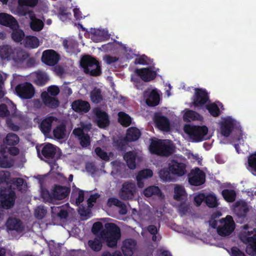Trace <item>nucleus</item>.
<instances>
[{"label":"nucleus","instance_id":"1","mask_svg":"<svg viewBox=\"0 0 256 256\" xmlns=\"http://www.w3.org/2000/svg\"><path fill=\"white\" fill-rule=\"evenodd\" d=\"M186 164L176 159L169 160L168 167L160 169L158 172L160 178L165 182H172L174 176L182 177L186 174Z\"/></svg>","mask_w":256,"mask_h":256},{"label":"nucleus","instance_id":"2","mask_svg":"<svg viewBox=\"0 0 256 256\" xmlns=\"http://www.w3.org/2000/svg\"><path fill=\"white\" fill-rule=\"evenodd\" d=\"M80 66L86 74L97 76L102 74V68L99 62L90 55L83 56L80 60Z\"/></svg>","mask_w":256,"mask_h":256},{"label":"nucleus","instance_id":"3","mask_svg":"<svg viewBox=\"0 0 256 256\" xmlns=\"http://www.w3.org/2000/svg\"><path fill=\"white\" fill-rule=\"evenodd\" d=\"M70 192V187L54 184L50 192L48 190H44L42 195L46 201L52 202L54 200L64 199L69 196Z\"/></svg>","mask_w":256,"mask_h":256},{"label":"nucleus","instance_id":"4","mask_svg":"<svg viewBox=\"0 0 256 256\" xmlns=\"http://www.w3.org/2000/svg\"><path fill=\"white\" fill-rule=\"evenodd\" d=\"M149 150L152 154L168 156L174 152V147L172 144L166 143V140L156 139L152 140Z\"/></svg>","mask_w":256,"mask_h":256},{"label":"nucleus","instance_id":"5","mask_svg":"<svg viewBox=\"0 0 256 256\" xmlns=\"http://www.w3.org/2000/svg\"><path fill=\"white\" fill-rule=\"evenodd\" d=\"M105 228L106 231H102L100 234L102 237L106 238L108 247H116L120 237V228L114 223H107L105 224Z\"/></svg>","mask_w":256,"mask_h":256},{"label":"nucleus","instance_id":"6","mask_svg":"<svg viewBox=\"0 0 256 256\" xmlns=\"http://www.w3.org/2000/svg\"><path fill=\"white\" fill-rule=\"evenodd\" d=\"M184 132L194 142H200L206 140L204 136L208 132V128L206 126H193L186 124L184 127Z\"/></svg>","mask_w":256,"mask_h":256},{"label":"nucleus","instance_id":"7","mask_svg":"<svg viewBox=\"0 0 256 256\" xmlns=\"http://www.w3.org/2000/svg\"><path fill=\"white\" fill-rule=\"evenodd\" d=\"M16 188L11 185L3 187L0 194V206L6 210L14 206L16 199Z\"/></svg>","mask_w":256,"mask_h":256},{"label":"nucleus","instance_id":"8","mask_svg":"<svg viewBox=\"0 0 256 256\" xmlns=\"http://www.w3.org/2000/svg\"><path fill=\"white\" fill-rule=\"evenodd\" d=\"M220 225L217 228V233L221 236H230L234 230L235 223L230 216L222 218L220 220Z\"/></svg>","mask_w":256,"mask_h":256},{"label":"nucleus","instance_id":"9","mask_svg":"<svg viewBox=\"0 0 256 256\" xmlns=\"http://www.w3.org/2000/svg\"><path fill=\"white\" fill-rule=\"evenodd\" d=\"M252 232H244L240 235V240L244 244H248L246 249L248 254H256V234L250 236Z\"/></svg>","mask_w":256,"mask_h":256},{"label":"nucleus","instance_id":"10","mask_svg":"<svg viewBox=\"0 0 256 256\" xmlns=\"http://www.w3.org/2000/svg\"><path fill=\"white\" fill-rule=\"evenodd\" d=\"M17 95L20 98L28 100L34 96L35 90L32 84L28 82L18 84L15 88Z\"/></svg>","mask_w":256,"mask_h":256},{"label":"nucleus","instance_id":"11","mask_svg":"<svg viewBox=\"0 0 256 256\" xmlns=\"http://www.w3.org/2000/svg\"><path fill=\"white\" fill-rule=\"evenodd\" d=\"M192 100V104L194 106H202L210 100L208 94L206 89L196 88Z\"/></svg>","mask_w":256,"mask_h":256},{"label":"nucleus","instance_id":"12","mask_svg":"<svg viewBox=\"0 0 256 256\" xmlns=\"http://www.w3.org/2000/svg\"><path fill=\"white\" fill-rule=\"evenodd\" d=\"M136 192V187L134 183L125 182L119 192L120 198L123 200H132Z\"/></svg>","mask_w":256,"mask_h":256},{"label":"nucleus","instance_id":"13","mask_svg":"<svg viewBox=\"0 0 256 256\" xmlns=\"http://www.w3.org/2000/svg\"><path fill=\"white\" fill-rule=\"evenodd\" d=\"M205 180V174L198 168L192 170L188 175V182L192 186H200L204 184Z\"/></svg>","mask_w":256,"mask_h":256},{"label":"nucleus","instance_id":"14","mask_svg":"<svg viewBox=\"0 0 256 256\" xmlns=\"http://www.w3.org/2000/svg\"><path fill=\"white\" fill-rule=\"evenodd\" d=\"M59 54L53 50H46L43 52L42 56V61L46 64L54 66L60 60Z\"/></svg>","mask_w":256,"mask_h":256},{"label":"nucleus","instance_id":"15","mask_svg":"<svg viewBox=\"0 0 256 256\" xmlns=\"http://www.w3.org/2000/svg\"><path fill=\"white\" fill-rule=\"evenodd\" d=\"M146 104L149 106H155L160 103V96L156 89L146 90L144 92Z\"/></svg>","mask_w":256,"mask_h":256},{"label":"nucleus","instance_id":"16","mask_svg":"<svg viewBox=\"0 0 256 256\" xmlns=\"http://www.w3.org/2000/svg\"><path fill=\"white\" fill-rule=\"evenodd\" d=\"M136 74L146 82L154 80L156 76V73L153 70L152 68H136L135 70Z\"/></svg>","mask_w":256,"mask_h":256},{"label":"nucleus","instance_id":"17","mask_svg":"<svg viewBox=\"0 0 256 256\" xmlns=\"http://www.w3.org/2000/svg\"><path fill=\"white\" fill-rule=\"evenodd\" d=\"M95 115L97 126L100 128H105L110 124V120L108 114L98 108L95 110Z\"/></svg>","mask_w":256,"mask_h":256},{"label":"nucleus","instance_id":"18","mask_svg":"<svg viewBox=\"0 0 256 256\" xmlns=\"http://www.w3.org/2000/svg\"><path fill=\"white\" fill-rule=\"evenodd\" d=\"M41 98L44 104L51 109H56L60 104V102L56 97L50 96L46 92L41 94Z\"/></svg>","mask_w":256,"mask_h":256},{"label":"nucleus","instance_id":"19","mask_svg":"<svg viewBox=\"0 0 256 256\" xmlns=\"http://www.w3.org/2000/svg\"><path fill=\"white\" fill-rule=\"evenodd\" d=\"M0 24L16 30L18 27L16 20L11 15L6 13H0Z\"/></svg>","mask_w":256,"mask_h":256},{"label":"nucleus","instance_id":"20","mask_svg":"<svg viewBox=\"0 0 256 256\" xmlns=\"http://www.w3.org/2000/svg\"><path fill=\"white\" fill-rule=\"evenodd\" d=\"M6 228L10 230L21 232L24 230V226L22 220L15 218H9L6 224Z\"/></svg>","mask_w":256,"mask_h":256},{"label":"nucleus","instance_id":"21","mask_svg":"<svg viewBox=\"0 0 256 256\" xmlns=\"http://www.w3.org/2000/svg\"><path fill=\"white\" fill-rule=\"evenodd\" d=\"M235 126V121L230 118L224 120L220 123V133L225 137H228Z\"/></svg>","mask_w":256,"mask_h":256},{"label":"nucleus","instance_id":"22","mask_svg":"<svg viewBox=\"0 0 256 256\" xmlns=\"http://www.w3.org/2000/svg\"><path fill=\"white\" fill-rule=\"evenodd\" d=\"M136 242L132 238L126 239L123 242L122 250L124 256H132L136 249Z\"/></svg>","mask_w":256,"mask_h":256},{"label":"nucleus","instance_id":"23","mask_svg":"<svg viewBox=\"0 0 256 256\" xmlns=\"http://www.w3.org/2000/svg\"><path fill=\"white\" fill-rule=\"evenodd\" d=\"M154 120L156 124L159 129L166 132L170 130V120L166 116L160 114H156Z\"/></svg>","mask_w":256,"mask_h":256},{"label":"nucleus","instance_id":"24","mask_svg":"<svg viewBox=\"0 0 256 256\" xmlns=\"http://www.w3.org/2000/svg\"><path fill=\"white\" fill-rule=\"evenodd\" d=\"M72 110L77 112H88L90 108V104L84 100H77L72 102Z\"/></svg>","mask_w":256,"mask_h":256},{"label":"nucleus","instance_id":"25","mask_svg":"<svg viewBox=\"0 0 256 256\" xmlns=\"http://www.w3.org/2000/svg\"><path fill=\"white\" fill-rule=\"evenodd\" d=\"M56 148L54 144L47 143L43 146L42 154L46 159H54L56 153Z\"/></svg>","mask_w":256,"mask_h":256},{"label":"nucleus","instance_id":"26","mask_svg":"<svg viewBox=\"0 0 256 256\" xmlns=\"http://www.w3.org/2000/svg\"><path fill=\"white\" fill-rule=\"evenodd\" d=\"M29 54L22 50L14 49L12 60L17 64H23L28 58Z\"/></svg>","mask_w":256,"mask_h":256},{"label":"nucleus","instance_id":"27","mask_svg":"<svg viewBox=\"0 0 256 256\" xmlns=\"http://www.w3.org/2000/svg\"><path fill=\"white\" fill-rule=\"evenodd\" d=\"M136 157L137 154L134 151L126 152L124 155V159L126 162L128 168L130 170H134L136 168Z\"/></svg>","mask_w":256,"mask_h":256},{"label":"nucleus","instance_id":"28","mask_svg":"<svg viewBox=\"0 0 256 256\" xmlns=\"http://www.w3.org/2000/svg\"><path fill=\"white\" fill-rule=\"evenodd\" d=\"M141 136V132L136 127H130L126 131L125 138L128 142H135L138 140Z\"/></svg>","mask_w":256,"mask_h":256},{"label":"nucleus","instance_id":"29","mask_svg":"<svg viewBox=\"0 0 256 256\" xmlns=\"http://www.w3.org/2000/svg\"><path fill=\"white\" fill-rule=\"evenodd\" d=\"M14 49L8 45L0 46V57L2 60H12Z\"/></svg>","mask_w":256,"mask_h":256},{"label":"nucleus","instance_id":"30","mask_svg":"<svg viewBox=\"0 0 256 256\" xmlns=\"http://www.w3.org/2000/svg\"><path fill=\"white\" fill-rule=\"evenodd\" d=\"M30 18L31 20L30 28L34 31L39 32L41 30L44 26L43 22L36 18L34 14H30Z\"/></svg>","mask_w":256,"mask_h":256},{"label":"nucleus","instance_id":"31","mask_svg":"<svg viewBox=\"0 0 256 256\" xmlns=\"http://www.w3.org/2000/svg\"><path fill=\"white\" fill-rule=\"evenodd\" d=\"M54 120V116H48L42 120L40 124V128L44 134H48L52 128V124Z\"/></svg>","mask_w":256,"mask_h":256},{"label":"nucleus","instance_id":"32","mask_svg":"<svg viewBox=\"0 0 256 256\" xmlns=\"http://www.w3.org/2000/svg\"><path fill=\"white\" fill-rule=\"evenodd\" d=\"M88 245L94 252H99L102 250V242L101 238L96 237L92 240H90Z\"/></svg>","mask_w":256,"mask_h":256},{"label":"nucleus","instance_id":"33","mask_svg":"<svg viewBox=\"0 0 256 256\" xmlns=\"http://www.w3.org/2000/svg\"><path fill=\"white\" fill-rule=\"evenodd\" d=\"M118 122L123 126H130L132 122V118L127 114L123 112L118 113Z\"/></svg>","mask_w":256,"mask_h":256},{"label":"nucleus","instance_id":"34","mask_svg":"<svg viewBox=\"0 0 256 256\" xmlns=\"http://www.w3.org/2000/svg\"><path fill=\"white\" fill-rule=\"evenodd\" d=\"M144 194L146 197H150L152 196L160 197L162 196L160 188L156 186H150L146 188L144 191Z\"/></svg>","mask_w":256,"mask_h":256},{"label":"nucleus","instance_id":"35","mask_svg":"<svg viewBox=\"0 0 256 256\" xmlns=\"http://www.w3.org/2000/svg\"><path fill=\"white\" fill-rule=\"evenodd\" d=\"M249 210L247 204L242 202L235 208V212L238 217L244 218Z\"/></svg>","mask_w":256,"mask_h":256},{"label":"nucleus","instance_id":"36","mask_svg":"<svg viewBox=\"0 0 256 256\" xmlns=\"http://www.w3.org/2000/svg\"><path fill=\"white\" fill-rule=\"evenodd\" d=\"M66 126L64 124L58 125L53 130L54 138L58 140L63 139L66 136Z\"/></svg>","mask_w":256,"mask_h":256},{"label":"nucleus","instance_id":"37","mask_svg":"<svg viewBox=\"0 0 256 256\" xmlns=\"http://www.w3.org/2000/svg\"><path fill=\"white\" fill-rule=\"evenodd\" d=\"M20 141L18 136L14 133H8L4 140V142L7 145L11 146H16Z\"/></svg>","mask_w":256,"mask_h":256},{"label":"nucleus","instance_id":"38","mask_svg":"<svg viewBox=\"0 0 256 256\" xmlns=\"http://www.w3.org/2000/svg\"><path fill=\"white\" fill-rule=\"evenodd\" d=\"M204 202L208 207L211 208H216L218 205L217 198L212 194L206 195Z\"/></svg>","mask_w":256,"mask_h":256},{"label":"nucleus","instance_id":"39","mask_svg":"<svg viewBox=\"0 0 256 256\" xmlns=\"http://www.w3.org/2000/svg\"><path fill=\"white\" fill-rule=\"evenodd\" d=\"M90 97L94 103H100L102 100L101 90L100 88H94L90 92Z\"/></svg>","mask_w":256,"mask_h":256},{"label":"nucleus","instance_id":"40","mask_svg":"<svg viewBox=\"0 0 256 256\" xmlns=\"http://www.w3.org/2000/svg\"><path fill=\"white\" fill-rule=\"evenodd\" d=\"M222 194L224 200L228 202H233L236 198V193L233 190L224 189Z\"/></svg>","mask_w":256,"mask_h":256},{"label":"nucleus","instance_id":"41","mask_svg":"<svg viewBox=\"0 0 256 256\" xmlns=\"http://www.w3.org/2000/svg\"><path fill=\"white\" fill-rule=\"evenodd\" d=\"M247 168L252 174L256 172V152L251 154L248 159Z\"/></svg>","mask_w":256,"mask_h":256},{"label":"nucleus","instance_id":"42","mask_svg":"<svg viewBox=\"0 0 256 256\" xmlns=\"http://www.w3.org/2000/svg\"><path fill=\"white\" fill-rule=\"evenodd\" d=\"M200 116L199 114L192 110H187L184 114V120L185 121L190 122L198 120Z\"/></svg>","mask_w":256,"mask_h":256},{"label":"nucleus","instance_id":"43","mask_svg":"<svg viewBox=\"0 0 256 256\" xmlns=\"http://www.w3.org/2000/svg\"><path fill=\"white\" fill-rule=\"evenodd\" d=\"M206 108L210 114L214 117H218L220 114V110L215 103H212L206 105Z\"/></svg>","mask_w":256,"mask_h":256},{"label":"nucleus","instance_id":"44","mask_svg":"<svg viewBox=\"0 0 256 256\" xmlns=\"http://www.w3.org/2000/svg\"><path fill=\"white\" fill-rule=\"evenodd\" d=\"M127 142L125 138H118L114 141V146L118 150L124 152L126 150Z\"/></svg>","mask_w":256,"mask_h":256},{"label":"nucleus","instance_id":"45","mask_svg":"<svg viewBox=\"0 0 256 256\" xmlns=\"http://www.w3.org/2000/svg\"><path fill=\"white\" fill-rule=\"evenodd\" d=\"M12 38L16 42H20L24 36V34L23 30L20 29L12 30Z\"/></svg>","mask_w":256,"mask_h":256},{"label":"nucleus","instance_id":"46","mask_svg":"<svg viewBox=\"0 0 256 256\" xmlns=\"http://www.w3.org/2000/svg\"><path fill=\"white\" fill-rule=\"evenodd\" d=\"M174 199L176 200H180L182 199V196H184L185 190L182 186H177L174 188Z\"/></svg>","mask_w":256,"mask_h":256},{"label":"nucleus","instance_id":"47","mask_svg":"<svg viewBox=\"0 0 256 256\" xmlns=\"http://www.w3.org/2000/svg\"><path fill=\"white\" fill-rule=\"evenodd\" d=\"M94 152L96 155L102 160L105 161H108L110 158L107 153L102 150L100 147H97L95 148Z\"/></svg>","mask_w":256,"mask_h":256},{"label":"nucleus","instance_id":"48","mask_svg":"<svg viewBox=\"0 0 256 256\" xmlns=\"http://www.w3.org/2000/svg\"><path fill=\"white\" fill-rule=\"evenodd\" d=\"M152 175V171L151 170L148 168L140 171L137 174L138 178L140 177L144 180L151 178Z\"/></svg>","mask_w":256,"mask_h":256},{"label":"nucleus","instance_id":"49","mask_svg":"<svg viewBox=\"0 0 256 256\" xmlns=\"http://www.w3.org/2000/svg\"><path fill=\"white\" fill-rule=\"evenodd\" d=\"M13 166V162L9 160L6 156L0 158V167L2 168H10Z\"/></svg>","mask_w":256,"mask_h":256},{"label":"nucleus","instance_id":"50","mask_svg":"<svg viewBox=\"0 0 256 256\" xmlns=\"http://www.w3.org/2000/svg\"><path fill=\"white\" fill-rule=\"evenodd\" d=\"M20 6H35L38 3V0H18Z\"/></svg>","mask_w":256,"mask_h":256},{"label":"nucleus","instance_id":"51","mask_svg":"<svg viewBox=\"0 0 256 256\" xmlns=\"http://www.w3.org/2000/svg\"><path fill=\"white\" fill-rule=\"evenodd\" d=\"M78 140L80 141V144L84 148H86L90 144V137L88 134H84Z\"/></svg>","mask_w":256,"mask_h":256},{"label":"nucleus","instance_id":"52","mask_svg":"<svg viewBox=\"0 0 256 256\" xmlns=\"http://www.w3.org/2000/svg\"><path fill=\"white\" fill-rule=\"evenodd\" d=\"M59 16L62 21H64L67 18H70L71 16V13L67 12V9L65 8H60L58 12Z\"/></svg>","mask_w":256,"mask_h":256},{"label":"nucleus","instance_id":"53","mask_svg":"<svg viewBox=\"0 0 256 256\" xmlns=\"http://www.w3.org/2000/svg\"><path fill=\"white\" fill-rule=\"evenodd\" d=\"M27 42L32 48H36L39 46V40L36 36H32L27 39Z\"/></svg>","mask_w":256,"mask_h":256},{"label":"nucleus","instance_id":"54","mask_svg":"<svg viewBox=\"0 0 256 256\" xmlns=\"http://www.w3.org/2000/svg\"><path fill=\"white\" fill-rule=\"evenodd\" d=\"M60 92L59 88L56 86H51L48 88L46 92L51 96L56 97Z\"/></svg>","mask_w":256,"mask_h":256},{"label":"nucleus","instance_id":"55","mask_svg":"<svg viewBox=\"0 0 256 256\" xmlns=\"http://www.w3.org/2000/svg\"><path fill=\"white\" fill-rule=\"evenodd\" d=\"M74 42L72 40H64L62 42V45L64 48L68 52H72L74 50Z\"/></svg>","mask_w":256,"mask_h":256},{"label":"nucleus","instance_id":"56","mask_svg":"<svg viewBox=\"0 0 256 256\" xmlns=\"http://www.w3.org/2000/svg\"><path fill=\"white\" fill-rule=\"evenodd\" d=\"M10 177V173L7 171L0 172V184L2 182H8Z\"/></svg>","mask_w":256,"mask_h":256},{"label":"nucleus","instance_id":"57","mask_svg":"<svg viewBox=\"0 0 256 256\" xmlns=\"http://www.w3.org/2000/svg\"><path fill=\"white\" fill-rule=\"evenodd\" d=\"M10 115V112L6 104H0V116L6 117Z\"/></svg>","mask_w":256,"mask_h":256},{"label":"nucleus","instance_id":"58","mask_svg":"<svg viewBox=\"0 0 256 256\" xmlns=\"http://www.w3.org/2000/svg\"><path fill=\"white\" fill-rule=\"evenodd\" d=\"M122 202L120 200L118 199L115 198H109L108 200L107 205L108 206L110 207L112 206H118L122 204Z\"/></svg>","mask_w":256,"mask_h":256},{"label":"nucleus","instance_id":"59","mask_svg":"<svg viewBox=\"0 0 256 256\" xmlns=\"http://www.w3.org/2000/svg\"><path fill=\"white\" fill-rule=\"evenodd\" d=\"M148 58L144 54L142 56L137 58L135 59L134 64H139L142 65H147L148 64Z\"/></svg>","mask_w":256,"mask_h":256},{"label":"nucleus","instance_id":"60","mask_svg":"<svg viewBox=\"0 0 256 256\" xmlns=\"http://www.w3.org/2000/svg\"><path fill=\"white\" fill-rule=\"evenodd\" d=\"M206 198V194H200L196 196L194 198V201L196 204V206H200L202 202H204Z\"/></svg>","mask_w":256,"mask_h":256},{"label":"nucleus","instance_id":"61","mask_svg":"<svg viewBox=\"0 0 256 256\" xmlns=\"http://www.w3.org/2000/svg\"><path fill=\"white\" fill-rule=\"evenodd\" d=\"M104 60L108 64H111L116 62L118 60V58L116 56H113L110 55H106Z\"/></svg>","mask_w":256,"mask_h":256},{"label":"nucleus","instance_id":"62","mask_svg":"<svg viewBox=\"0 0 256 256\" xmlns=\"http://www.w3.org/2000/svg\"><path fill=\"white\" fill-rule=\"evenodd\" d=\"M46 210L43 208L38 207L35 210V214L38 218L42 219L45 216Z\"/></svg>","mask_w":256,"mask_h":256},{"label":"nucleus","instance_id":"63","mask_svg":"<svg viewBox=\"0 0 256 256\" xmlns=\"http://www.w3.org/2000/svg\"><path fill=\"white\" fill-rule=\"evenodd\" d=\"M18 12L22 16H26L27 14H28L30 16V14H34L32 12L26 8H24L23 6H20L18 8Z\"/></svg>","mask_w":256,"mask_h":256},{"label":"nucleus","instance_id":"64","mask_svg":"<svg viewBox=\"0 0 256 256\" xmlns=\"http://www.w3.org/2000/svg\"><path fill=\"white\" fill-rule=\"evenodd\" d=\"M231 252L232 256H246L244 252L236 246L231 248Z\"/></svg>","mask_w":256,"mask_h":256}]
</instances>
